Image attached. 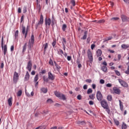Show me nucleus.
I'll return each mask as SVG.
<instances>
[{
    "label": "nucleus",
    "mask_w": 129,
    "mask_h": 129,
    "mask_svg": "<svg viewBox=\"0 0 129 129\" xmlns=\"http://www.w3.org/2000/svg\"><path fill=\"white\" fill-rule=\"evenodd\" d=\"M96 97L98 99V101H102V99L103 98V96H102V94H101V92L99 91H97V94H96Z\"/></svg>",
    "instance_id": "obj_7"
},
{
    "label": "nucleus",
    "mask_w": 129,
    "mask_h": 129,
    "mask_svg": "<svg viewBox=\"0 0 129 129\" xmlns=\"http://www.w3.org/2000/svg\"><path fill=\"white\" fill-rule=\"evenodd\" d=\"M15 38H17L19 36V30H16L15 34Z\"/></svg>",
    "instance_id": "obj_46"
},
{
    "label": "nucleus",
    "mask_w": 129,
    "mask_h": 129,
    "mask_svg": "<svg viewBox=\"0 0 129 129\" xmlns=\"http://www.w3.org/2000/svg\"><path fill=\"white\" fill-rule=\"evenodd\" d=\"M100 103L102 107H103L104 109H105L107 113L109 114V113H110V109H109V106L108 105L107 101L104 99L100 101Z\"/></svg>",
    "instance_id": "obj_1"
},
{
    "label": "nucleus",
    "mask_w": 129,
    "mask_h": 129,
    "mask_svg": "<svg viewBox=\"0 0 129 129\" xmlns=\"http://www.w3.org/2000/svg\"><path fill=\"white\" fill-rule=\"evenodd\" d=\"M67 28V25H66V24H63L62 27V31H65Z\"/></svg>",
    "instance_id": "obj_34"
},
{
    "label": "nucleus",
    "mask_w": 129,
    "mask_h": 129,
    "mask_svg": "<svg viewBox=\"0 0 129 129\" xmlns=\"http://www.w3.org/2000/svg\"><path fill=\"white\" fill-rule=\"evenodd\" d=\"M104 82H105V81H104V80H103V79H101L100 80V83L101 84H104Z\"/></svg>",
    "instance_id": "obj_53"
},
{
    "label": "nucleus",
    "mask_w": 129,
    "mask_h": 129,
    "mask_svg": "<svg viewBox=\"0 0 129 129\" xmlns=\"http://www.w3.org/2000/svg\"><path fill=\"white\" fill-rule=\"evenodd\" d=\"M54 94L56 97H58L59 99H61L62 100H66V96L65 95L58 92H55Z\"/></svg>",
    "instance_id": "obj_2"
},
{
    "label": "nucleus",
    "mask_w": 129,
    "mask_h": 129,
    "mask_svg": "<svg viewBox=\"0 0 129 129\" xmlns=\"http://www.w3.org/2000/svg\"><path fill=\"white\" fill-rule=\"evenodd\" d=\"M55 25V19H53L51 21V26L53 28V27H54V26Z\"/></svg>",
    "instance_id": "obj_44"
},
{
    "label": "nucleus",
    "mask_w": 129,
    "mask_h": 129,
    "mask_svg": "<svg viewBox=\"0 0 129 129\" xmlns=\"http://www.w3.org/2000/svg\"><path fill=\"white\" fill-rule=\"evenodd\" d=\"M114 71H115V73H116V75H117V76H120V73L118 71L115 70Z\"/></svg>",
    "instance_id": "obj_47"
},
{
    "label": "nucleus",
    "mask_w": 129,
    "mask_h": 129,
    "mask_svg": "<svg viewBox=\"0 0 129 129\" xmlns=\"http://www.w3.org/2000/svg\"><path fill=\"white\" fill-rule=\"evenodd\" d=\"M23 14H26V13H27V7H24L23 8Z\"/></svg>",
    "instance_id": "obj_43"
},
{
    "label": "nucleus",
    "mask_w": 129,
    "mask_h": 129,
    "mask_svg": "<svg viewBox=\"0 0 129 129\" xmlns=\"http://www.w3.org/2000/svg\"><path fill=\"white\" fill-rule=\"evenodd\" d=\"M66 43H67L66 39H65V38H62V44L63 45L64 50H65V44H66Z\"/></svg>",
    "instance_id": "obj_25"
},
{
    "label": "nucleus",
    "mask_w": 129,
    "mask_h": 129,
    "mask_svg": "<svg viewBox=\"0 0 129 129\" xmlns=\"http://www.w3.org/2000/svg\"><path fill=\"white\" fill-rule=\"evenodd\" d=\"M56 45V41H54L52 43V45L53 47H55V45Z\"/></svg>",
    "instance_id": "obj_59"
},
{
    "label": "nucleus",
    "mask_w": 129,
    "mask_h": 129,
    "mask_svg": "<svg viewBox=\"0 0 129 129\" xmlns=\"http://www.w3.org/2000/svg\"><path fill=\"white\" fill-rule=\"evenodd\" d=\"M54 65H55V67H56V68L57 69H61V67H60V66H59L57 64V63L56 62V61H54Z\"/></svg>",
    "instance_id": "obj_35"
},
{
    "label": "nucleus",
    "mask_w": 129,
    "mask_h": 129,
    "mask_svg": "<svg viewBox=\"0 0 129 129\" xmlns=\"http://www.w3.org/2000/svg\"><path fill=\"white\" fill-rule=\"evenodd\" d=\"M105 21L104 20H99L97 22L98 24H101L104 23Z\"/></svg>",
    "instance_id": "obj_49"
},
{
    "label": "nucleus",
    "mask_w": 129,
    "mask_h": 129,
    "mask_svg": "<svg viewBox=\"0 0 129 129\" xmlns=\"http://www.w3.org/2000/svg\"><path fill=\"white\" fill-rule=\"evenodd\" d=\"M49 64L51 65V66H54V62H53V60L50 59L49 61Z\"/></svg>",
    "instance_id": "obj_40"
},
{
    "label": "nucleus",
    "mask_w": 129,
    "mask_h": 129,
    "mask_svg": "<svg viewBox=\"0 0 129 129\" xmlns=\"http://www.w3.org/2000/svg\"><path fill=\"white\" fill-rule=\"evenodd\" d=\"M97 57H100L102 54V51L101 49H98L96 51Z\"/></svg>",
    "instance_id": "obj_17"
},
{
    "label": "nucleus",
    "mask_w": 129,
    "mask_h": 129,
    "mask_svg": "<svg viewBox=\"0 0 129 129\" xmlns=\"http://www.w3.org/2000/svg\"><path fill=\"white\" fill-rule=\"evenodd\" d=\"M118 20H119V18L118 17H114L111 18V21H117Z\"/></svg>",
    "instance_id": "obj_37"
},
{
    "label": "nucleus",
    "mask_w": 129,
    "mask_h": 129,
    "mask_svg": "<svg viewBox=\"0 0 129 129\" xmlns=\"http://www.w3.org/2000/svg\"><path fill=\"white\" fill-rule=\"evenodd\" d=\"M107 99L108 101H111L112 100V96L111 95H108L107 96Z\"/></svg>",
    "instance_id": "obj_27"
},
{
    "label": "nucleus",
    "mask_w": 129,
    "mask_h": 129,
    "mask_svg": "<svg viewBox=\"0 0 129 129\" xmlns=\"http://www.w3.org/2000/svg\"><path fill=\"white\" fill-rule=\"evenodd\" d=\"M77 63L78 64V68H81L82 67V65H81V63H80V61L77 60Z\"/></svg>",
    "instance_id": "obj_38"
},
{
    "label": "nucleus",
    "mask_w": 129,
    "mask_h": 129,
    "mask_svg": "<svg viewBox=\"0 0 129 129\" xmlns=\"http://www.w3.org/2000/svg\"><path fill=\"white\" fill-rule=\"evenodd\" d=\"M8 102L9 106H12V105H13V97H11L8 99Z\"/></svg>",
    "instance_id": "obj_15"
},
{
    "label": "nucleus",
    "mask_w": 129,
    "mask_h": 129,
    "mask_svg": "<svg viewBox=\"0 0 129 129\" xmlns=\"http://www.w3.org/2000/svg\"><path fill=\"white\" fill-rule=\"evenodd\" d=\"M83 89H84L85 90H86V89H87V85H84Z\"/></svg>",
    "instance_id": "obj_60"
},
{
    "label": "nucleus",
    "mask_w": 129,
    "mask_h": 129,
    "mask_svg": "<svg viewBox=\"0 0 129 129\" xmlns=\"http://www.w3.org/2000/svg\"><path fill=\"white\" fill-rule=\"evenodd\" d=\"M121 18L122 19V21H125V20H126V16H125V15H122L121 16Z\"/></svg>",
    "instance_id": "obj_33"
},
{
    "label": "nucleus",
    "mask_w": 129,
    "mask_h": 129,
    "mask_svg": "<svg viewBox=\"0 0 129 129\" xmlns=\"http://www.w3.org/2000/svg\"><path fill=\"white\" fill-rule=\"evenodd\" d=\"M71 4H72L73 7H75V6H76V2H75V0H71Z\"/></svg>",
    "instance_id": "obj_30"
},
{
    "label": "nucleus",
    "mask_w": 129,
    "mask_h": 129,
    "mask_svg": "<svg viewBox=\"0 0 129 129\" xmlns=\"http://www.w3.org/2000/svg\"><path fill=\"white\" fill-rule=\"evenodd\" d=\"M86 38H87V32H84V35L83 36V40H86Z\"/></svg>",
    "instance_id": "obj_29"
},
{
    "label": "nucleus",
    "mask_w": 129,
    "mask_h": 129,
    "mask_svg": "<svg viewBox=\"0 0 129 129\" xmlns=\"http://www.w3.org/2000/svg\"><path fill=\"white\" fill-rule=\"evenodd\" d=\"M119 106H120V109L121 111H123V105L122 104V102H121V101L119 100Z\"/></svg>",
    "instance_id": "obj_18"
},
{
    "label": "nucleus",
    "mask_w": 129,
    "mask_h": 129,
    "mask_svg": "<svg viewBox=\"0 0 129 129\" xmlns=\"http://www.w3.org/2000/svg\"><path fill=\"white\" fill-rule=\"evenodd\" d=\"M47 48H48V43H45L44 44V52H46V51L47 50Z\"/></svg>",
    "instance_id": "obj_39"
},
{
    "label": "nucleus",
    "mask_w": 129,
    "mask_h": 129,
    "mask_svg": "<svg viewBox=\"0 0 129 129\" xmlns=\"http://www.w3.org/2000/svg\"><path fill=\"white\" fill-rule=\"evenodd\" d=\"M57 54H58V55H60L61 57H63V54H64V52L62 49H59L57 51Z\"/></svg>",
    "instance_id": "obj_21"
},
{
    "label": "nucleus",
    "mask_w": 129,
    "mask_h": 129,
    "mask_svg": "<svg viewBox=\"0 0 129 129\" xmlns=\"http://www.w3.org/2000/svg\"><path fill=\"white\" fill-rule=\"evenodd\" d=\"M71 59H72V57H71V56H67L68 61H71Z\"/></svg>",
    "instance_id": "obj_51"
},
{
    "label": "nucleus",
    "mask_w": 129,
    "mask_h": 129,
    "mask_svg": "<svg viewBox=\"0 0 129 129\" xmlns=\"http://www.w3.org/2000/svg\"><path fill=\"white\" fill-rule=\"evenodd\" d=\"M32 61H31V60H30L27 64V69L28 70V71H29V72H31V71L32 70Z\"/></svg>",
    "instance_id": "obj_13"
},
{
    "label": "nucleus",
    "mask_w": 129,
    "mask_h": 129,
    "mask_svg": "<svg viewBox=\"0 0 129 129\" xmlns=\"http://www.w3.org/2000/svg\"><path fill=\"white\" fill-rule=\"evenodd\" d=\"M43 79L44 81V82H48V81H49V80L46 77V76H44L43 77Z\"/></svg>",
    "instance_id": "obj_36"
},
{
    "label": "nucleus",
    "mask_w": 129,
    "mask_h": 129,
    "mask_svg": "<svg viewBox=\"0 0 129 129\" xmlns=\"http://www.w3.org/2000/svg\"><path fill=\"white\" fill-rule=\"evenodd\" d=\"M28 27L26 30V27L24 26H22V34L23 35H25V39L27 38V36H28Z\"/></svg>",
    "instance_id": "obj_9"
},
{
    "label": "nucleus",
    "mask_w": 129,
    "mask_h": 129,
    "mask_svg": "<svg viewBox=\"0 0 129 129\" xmlns=\"http://www.w3.org/2000/svg\"><path fill=\"white\" fill-rule=\"evenodd\" d=\"M85 81L87 83H91V82H92V81L91 79H87L85 80Z\"/></svg>",
    "instance_id": "obj_50"
},
{
    "label": "nucleus",
    "mask_w": 129,
    "mask_h": 129,
    "mask_svg": "<svg viewBox=\"0 0 129 129\" xmlns=\"http://www.w3.org/2000/svg\"><path fill=\"white\" fill-rule=\"evenodd\" d=\"M89 104H90V105H93V104H94V102L92 101H90L89 102Z\"/></svg>",
    "instance_id": "obj_57"
},
{
    "label": "nucleus",
    "mask_w": 129,
    "mask_h": 129,
    "mask_svg": "<svg viewBox=\"0 0 129 129\" xmlns=\"http://www.w3.org/2000/svg\"><path fill=\"white\" fill-rule=\"evenodd\" d=\"M30 79V74H29L28 72H26L25 78H24V81H28Z\"/></svg>",
    "instance_id": "obj_14"
},
{
    "label": "nucleus",
    "mask_w": 129,
    "mask_h": 129,
    "mask_svg": "<svg viewBox=\"0 0 129 129\" xmlns=\"http://www.w3.org/2000/svg\"><path fill=\"white\" fill-rule=\"evenodd\" d=\"M14 48H15V47L14 46V45L11 46V52H13V51H14Z\"/></svg>",
    "instance_id": "obj_62"
},
{
    "label": "nucleus",
    "mask_w": 129,
    "mask_h": 129,
    "mask_svg": "<svg viewBox=\"0 0 129 129\" xmlns=\"http://www.w3.org/2000/svg\"><path fill=\"white\" fill-rule=\"evenodd\" d=\"M90 93H92V89L91 88H89L87 91V94H90Z\"/></svg>",
    "instance_id": "obj_41"
},
{
    "label": "nucleus",
    "mask_w": 129,
    "mask_h": 129,
    "mask_svg": "<svg viewBox=\"0 0 129 129\" xmlns=\"http://www.w3.org/2000/svg\"><path fill=\"white\" fill-rule=\"evenodd\" d=\"M23 94V91L20 90L17 92V96H22V94Z\"/></svg>",
    "instance_id": "obj_31"
},
{
    "label": "nucleus",
    "mask_w": 129,
    "mask_h": 129,
    "mask_svg": "<svg viewBox=\"0 0 129 129\" xmlns=\"http://www.w3.org/2000/svg\"><path fill=\"white\" fill-rule=\"evenodd\" d=\"M77 124H80V125H85V121H78L77 122Z\"/></svg>",
    "instance_id": "obj_24"
},
{
    "label": "nucleus",
    "mask_w": 129,
    "mask_h": 129,
    "mask_svg": "<svg viewBox=\"0 0 129 129\" xmlns=\"http://www.w3.org/2000/svg\"><path fill=\"white\" fill-rule=\"evenodd\" d=\"M89 97L91 99H92L93 100L95 98V94H92L89 96Z\"/></svg>",
    "instance_id": "obj_32"
},
{
    "label": "nucleus",
    "mask_w": 129,
    "mask_h": 129,
    "mask_svg": "<svg viewBox=\"0 0 129 129\" xmlns=\"http://www.w3.org/2000/svg\"><path fill=\"white\" fill-rule=\"evenodd\" d=\"M101 70L103 71V72L106 73L107 72V67L103 66L101 67Z\"/></svg>",
    "instance_id": "obj_23"
},
{
    "label": "nucleus",
    "mask_w": 129,
    "mask_h": 129,
    "mask_svg": "<svg viewBox=\"0 0 129 129\" xmlns=\"http://www.w3.org/2000/svg\"><path fill=\"white\" fill-rule=\"evenodd\" d=\"M40 90L43 93H47V92H48V89L46 88H42Z\"/></svg>",
    "instance_id": "obj_22"
},
{
    "label": "nucleus",
    "mask_w": 129,
    "mask_h": 129,
    "mask_svg": "<svg viewBox=\"0 0 129 129\" xmlns=\"http://www.w3.org/2000/svg\"><path fill=\"white\" fill-rule=\"evenodd\" d=\"M121 47L122 48V49H124V50H126V49L129 47V45L127 44H123L121 45Z\"/></svg>",
    "instance_id": "obj_19"
},
{
    "label": "nucleus",
    "mask_w": 129,
    "mask_h": 129,
    "mask_svg": "<svg viewBox=\"0 0 129 129\" xmlns=\"http://www.w3.org/2000/svg\"><path fill=\"white\" fill-rule=\"evenodd\" d=\"M38 80H39V75L38 74L36 75L34 78V82L36 83L38 82Z\"/></svg>",
    "instance_id": "obj_26"
},
{
    "label": "nucleus",
    "mask_w": 129,
    "mask_h": 129,
    "mask_svg": "<svg viewBox=\"0 0 129 129\" xmlns=\"http://www.w3.org/2000/svg\"><path fill=\"white\" fill-rule=\"evenodd\" d=\"M45 27H50L51 26V19L50 18H47L45 19Z\"/></svg>",
    "instance_id": "obj_10"
},
{
    "label": "nucleus",
    "mask_w": 129,
    "mask_h": 129,
    "mask_svg": "<svg viewBox=\"0 0 129 129\" xmlns=\"http://www.w3.org/2000/svg\"><path fill=\"white\" fill-rule=\"evenodd\" d=\"M88 54V58L90 62V63H92L93 62V55H92V52L90 50H88L87 52Z\"/></svg>",
    "instance_id": "obj_5"
},
{
    "label": "nucleus",
    "mask_w": 129,
    "mask_h": 129,
    "mask_svg": "<svg viewBox=\"0 0 129 129\" xmlns=\"http://www.w3.org/2000/svg\"><path fill=\"white\" fill-rule=\"evenodd\" d=\"M4 66H5V64L4 63V62H2L1 65V68H2V69H3Z\"/></svg>",
    "instance_id": "obj_63"
},
{
    "label": "nucleus",
    "mask_w": 129,
    "mask_h": 129,
    "mask_svg": "<svg viewBox=\"0 0 129 129\" xmlns=\"http://www.w3.org/2000/svg\"><path fill=\"white\" fill-rule=\"evenodd\" d=\"M125 73L126 74H129V66H128V67H127V71H125Z\"/></svg>",
    "instance_id": "obj_58"
},
{
    "label": "nucleus",
    "mask_w": 129,
    "mask_h": 129,
    "mask_svg": "<svg viewBox=\"0 0 129 129\" xmlns=\"http://www.w3.org/2000/svg\"><path fill=\"white\" fill-rule=\"evenodd\" d=\"M118 82L120 83V84L123 87H126V88H127V87H128V84H127V83L125 82V81H124L120 79H119Z\"/></svg>",
    "instance_id": "obj_6"
},
{
    "label": "nucleus",
    "mask_w": 129,
    "mask_h": 129,
    "mask_svg": "<svg viewBox=\"0 0 129 129\" xmlns=\"http://www.w3.org/2000/svg\"><path fill=\"white\" fill-rule=\"evenodd\" d=\"M34 41H35V38L34 37V34H32L31 38V41H30L28 43L29 50H31V49H32V46H33V45H34Z\"/></svg>",
    "instance_id": "obj_4"
},
{
    "label": "nucleus",
    "mask_w": 129,
    "mask_h": 129,
    "mask_svg": "<svg viewBox=\"0 0 129 129\" xmlns=\"http://www.w3.org/2000/svg\"><path fill=\"white\" fill-rule=\"evenodd\" d=\"M114 123H115L116 125H119V121L116 119L114 120Z\"/></svg>",
    "instance_id": "obj_42"
},
{
    "label": "nucleus",
    "mask_w": 129,
    "mask_h": 129,
    "mask_svg": "<svg viewBox=\"0 0 129 129\" xmlns=\"http://www.w3.org/2000/svg\"><path fill=\"white\" fill-rule=\"evenodd\" d=\"M113 91L116 94H120V90L119 89V88L116 87H114L113 88Z\"/></svg>",
    "instance_id": "obj_11"
},
{
    "label": "nucleus",
    "mask_w": 129,
    "mask_h": 129,
    "mask_svg": "<svg viewBox=\"0 0 129 129\" xmlns=\"http://www.w3.org/2000/svg\"><path fill=\"white\" fill-rule=\"evenodd\" d=\"M122 129H126L127 128V126L126 125V124L124 123V122H122V126H121Z\"/></svg>",
    "instance_id": "obj_28"
},
{
    "label": "nucleus",
    "mask_w": 129,
    "mask_h": 129,
    "mask_svg": "<svg viewBox=\"0 0 129 129\" xmlns=\"http://www.w3.org/2000/svg\"><path fill=\"white\" fill-rule=\"evenodd\" d=\"M102 64L104 65V66H107V63L106 62V61H103Z\"/></svg>",
    "instance_id": "obj_61"
},
{
    "label": "nucleus",
    "mask_w": 129,
    "mask_h": 129,
    "mask_svg": "<svg viewBox=\"0 0 129 129\" xmlns=\"http://www.w3.org/2000/svg\"><path fill=\"white\" fill-rule=\"evenodd\" d=\"M39 25H41L40 23H39V22L35 25V29H38L39 27Z\"/></svg>",
    "instance_id": "obj_56"
},
{
    "label": "nucleus",
    "mask_w": 129,
    "mask_h": 129,
    "mask_svg": "<svg viewBox=\"0 0 129 129\" xmlns=\"http://www.w3.org/2000/svg\"><path fill=\"white\" fill-rule=\"evenodd\" d=\"M38 23L39 24H40V25H43V24H44V17H43V15H40V21Z\"/></svg>",
    "instance_id": "obj_16"
},
{
    "label": "nucleus",
    "mask_w": 129,
    "mask_h": 129,
    "mask_svg": "<svg viewBox=\"0 0 129 129\" xmlns=\"http://www.w3.org/2000/svg\"><path fill=\"white\" fill-rule=\"evenodd\" d=\"M19 81V74L17 72H15L13 76V81L14 83H17Z\"/></svg>",
    "instance_id": "obj_8"
},
{
    "label": "nucleus",
    "mask_w": 129,
    "mask_h": 129,
    "mask_svg": "<svg viewBox=\"0 0 129 129\" xmlns=\"http://www.w3.org/2000/svg\"><path fill=\"white\" fill-rule=\"evenodd\" d=\"M1 46L2 49H3L4 55L6 56V54H7V52L8 51V48L7 47V45L6 44L4 46V37H2V38Z\"/></svg>",
    "instance_id": "obj_3"
},
{
    "label": "nucleus",
    "mask_w": 129,
    "mask_h": 129,
    "mask_svg": "<svg viewBox=\"0 0 129 129\" xmlns=\"http://www.w3.org/2000/svg\"><path fill=\"white\" fill-rule=\"evenodd\" d=\"M77 99L79 100H81V99H82V96H81V95H79L77 96Z\"/></svg>",
    "instance_id": "obj_48"
},
{
    "label": "nucleus",
    "mask_w": 129,
    "mask_h": 129,
    "mask_svg": "<svg viewBox=\"0 0 129 129\" xmlns=\"http://www.w3.org/2000/svg\"><path fill=\"white\" fill-rule=\"evenodd\" d=\"M106 86L107 87H111V86H112V85L111 84L108 83L106 85Z\"/></svg>",
    "instance_id": "obj_55"
},
{
    "label": "nucleus",
    "mask_w": 129,
    "mask_h": 129,
    "mask_svg": "<svg viewBox=\"0 0 129 129\" xmlns=\"http://www.w3.org/2000/svg\"><path fill=\"white\" fill-rule=\"evenodd\" d=\"M48 79L50 80H54V79H55V75L52 74V73L49 72L48 73Z\"/></svg>",
    "instance_id": "obj_12"
},
{
    "label": "nucleus",
    "mask_w": 129,
    "mask_h": 129,
    "mask_svg": "<svg viewBox=\"0 0 129 129\" xmlns=\"http://www.w3.org/2000/svg\"><path fill=\"white\" fill-rule=\"evenodd\" d=\"M94 48H95V44H91V49L92 50H93V49H94Z\"/></svg>",
    "instance_id": "obj_52"
},
{
    "label": "nucleus",
    "mask_w": 129,
    "mask_h": 129,
    "mask_svg": "<svg viewBox=\"0 0 129 129\" xmlns=\"http://www.w3.org/2000/svg\"><path fill=\"white\" fill-rule=\"evenodd\" d=\"M48 110H43V112H42V114H47L48 113Z\"/></svg>",
    "instance_id": "obj_54"
},
{
    "label": "nucleus",
    "mask_w": 129,
    "mask_h": 129,
    "mask_svg": "<svg viewBox=\"0 0 129 129\" xmlns=\"http://www.w3.org/2000/svg\"><path fill=\"white\" fill-rule=\"evenodd\" d=\"M47 102L48 103H53V100H52L51 99H47Z\"/></svg>",
    "instance_id": "obj_45"
},
{
    "label": "nucleus",
    "mask_w": 129,
    "mask_h": 129,
    "mask_svg": "<svg viewBox=\"0 0 129 129\" xmlns=\"http://www.w3.org/2000/svg\"><path fill=\"white\" fill-rule=\"evenodd\" d=\"M121 58V55L118 54V61H119V60H120Z\"/></svg>",
    "instance_id": "obj_64"
},
{
    "label": "nucleus",
    "mask_w": 129,
    "mask_h": 129,
    "mask_svg": "<svg viewBox=\"0 0 129 129\" xmlns=\"http://www.w3.org/2000/svg\"><path fill=\"white\" fill-rule=\"evenodd\" d=\"M27 42L24 44L23 46L22 53H25L26 52V50H27Z\"/></svg>",
    "instance_id": "obj_20"
}]
</instances>
